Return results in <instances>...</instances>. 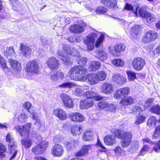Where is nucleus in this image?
Here are the masks:
<instances>
[{
  "label": "nucleus",
  "mask_w": 160,
  "mask_h": 160,
  "mask_svg": "<svg viewBox=\"0 0 160 160\" xmlns=\"http://www.w3.org/2000/svg\"><path fill=\"white\" fill-rule=\"evenodd\" d=\"M112 132L114 136L109 134L104 137L103 141L105 144L110 146L115 144L116 138L121 140V146L123 148H127L132 142L133 135L131 131L116 128L112 130Z\"/></svg>",
  "instance_id": "1"
},
{
  "label": "nucleus",
  "mask_w": 160,
  "mask_h": 160,
  "mask_svg": "<svg viewBox=\"0 0 160 160\" xmlns=\"http://www.w3.org/2000/svg\"><path fill=\"white\" fill-rule=\"evenodd\" d=\"M87 62L86 58H81L78 62L79 65L74 66L70 69L68 73L71 79L75 80H84L85 75L87 73V69L84 67L86 65Z\"/></svg>",
  "instance_id": "2"
},
{
  "label": "nucleus",
  "mask_w": 160,
  "mask_h": 160,
  "mask_svg": "<svg viewBox=\"0 0 160 160\" xmlns=\"http://www.w3.org/2000/svg\"><path fill=\"white\" fill-rule=\"evenodd\" d=\"M31 126L32 124L30 122H27L22 126L18 125L14 127L16 131L18 132L21 137L27 138H23L21 141L22 145L26 149L29 148L32 144V140L28 138L30 134Z\"/></svg>",
  "instance_id": "3"
},
{
  "label": "nucleus",
  "mask_w": 160,
  "mask_h": 160,
  "mask_svg": "<svg viewBox=\"0 0 160 160\" xmlns=\"http://www.w3.org/2000/svg\"><path fill=\"white\" fill-rule=\"evenodd\" d=\"M86 99L81 100L80 101L79 108L82 110L87 109L92 107L94 105V100L99 101L103 99V97L99 95L93 91H88L83 94Z\"/></svg>",
  "instance_id": "4"
},
{
  "label": "nucleus",
  "mask_w": 160,
  "mask_h": 160,
  "mask_svg": "<svg viewBox=\"0 0 160 160\" xmlns=\"http://www.w3.org/2000/svg\"><path fill=\"white\" fill-rule=\"evenodd\" d=\"M25 70L26 72L32 74H39V65L37 60L33 59L28 61L26 64Z\"/></svg>",
  "instance_id": "5"
},
{
  "label": "nucleus",
  "mask_w": 160,
  "mask_h": 160,
  "mask_svg": "<svg viewBox=\"0 0 160 160\" xmlns=\"http://www.w3.org/2000/svg\"><path fill=\"white\" fill-rule=\"evenodd\" d=\"M158 37V34L155 31L149 30L146 32L142 37V42L144 43H148L155 41Z\"/></svg>",
  "instance_id": "6"
},
{
  "label": "nucleus",
  "mask_w": 160,
  "mask_h": 160,
  "mask_svg": "<svg viewBox=\"0 0 160 160\" xmlns=\"http://www.w3.org/2000/svg\"><path fill=\"white\" fill-rule=\"evenodd\" d=\"M48 145V142L46 141H42L32 148L33 153L36 155L43 154Z\"/></svg>",
  "instance_id": "7"
},
{
  "label": "nucleus",
  "mask_w": 160,
  "mask_h": 160,
  "mask_svg": "<svg viewBox=\"0 0 160 160\" xmlns=\"http://www.w3.org/2000/svg\"><path fill=\"white\" fill-rule=\"evenodd\" d=\"M138 12L139 17L143 19H146L148 23H151L156 21V19L154 15L146 11L143 8H139Z\"/></svg>",
  "instance_id": "8"
},
{
  "label": "nucleus",
  "mask_w": 160,
  "mask_h": 160,
  "mask_svg": "<svg viewBox=\"0 0 160 160\" xmlns=\"http://www.w3.org/2000/svg\"><path fill=\"white\" fill-rule=\"evenodd\" d=\"M131 89L128 87L121 88L116 90L113 94V98L116 99H119L122 97L128 96L130 92Z\"/></svg>",
  "instance_id": "9"
},
{
  "label": "nucleus",
  "mask_w": 160,
  "mask_h": 160,
  "mask_svg": "<svg viewBox=\"0 0 160 160\" xmlns=\"http://www.w3.org/2000/svg\"><path fill=\"white\" fill-rule=\"evenodd\" d=\"M146 64L145 60L142 58L137 57L134 58L132 61V65L135 70L139 71L143 69Z\"/></svg>",
  "instance_id": "10"
},
{
  "label": "nucleus",
  "mask_w": 160,
  "mask_h": 160,
  "mask_svg": "<svg viewBox=\"0 0 160 160\" xmlns=\"http://www.w3.org/2000/svg\"><path fill=\"white\" fill-rule=\"evenodd\" d=\"M64 150L63 146L58 143H55L52 147L51 153L54 157H60L64 152Z\"/></svg>",
  "instance_id": "11"
},
{
  "label": "nucleus",
  "mask_w": 160,
  "mask_h": 160,
  "mask_svg": "<svg viewBox=\"0 0 160 160\" xmlns=\"http://www.w3.org/2000/svg\"><path fill=\"white\" fill-rule=\"evenodd\" d=\"M112 80L116 85L120 86L124 85L127 82L125 75H122L119 73L113 74L112 76Z\"/></svg>",
  "instance_id": "12"
},
{
  "label": "nucleus",
  "mask_w": 160,
  "mask_h": 160,
  "mask_svg": "<svg viewBox=\"0 0 160 160\" xmlns=\"http://www.w3.org/2000/svg\"><path fill=\"white\" fill-rule=\"evenodd\" d=\"M60 97L65 108L70 109L74 107V101L69 95L66 94L62 93L61 94Z\"/></svg>",
  "instance_id": "13"
},
{
  "label": "nucleus",
  "mask_w": 160,
  "mask_h": 160,
  "mask_svg": "<svg viewBox=\"0 0 160 160\" xmlns=\"http://www.w3.org/2000/svg\"><path fill=\"white\" fill-rule=\"evenodd\" d=\"M48 68L51 70H56L59 67L60 64L58 60L54 57L49 58L46 62Z\"/></svg>",
  "instance_id": "14"
},
{
  "label": "nucleus",
  "mask_w": 160,
  "mask_h": 160,
  "mask_svg": "<svg viewBox=\"0 0 160 160\" xmlns=\"http://www.w3.org/2000/svg\"><path fill=\"white\" fill-rule=\"evenodd\" d=\"M64 50L66 52V53L67 54L66 56H63V53L61 51H59L58 52V56L62 57L61 59L63 61L64 63L68 64L70 62L71 58L68 56V55H72L73 53L71 48L68 47H65Z\"/></svg>",
  "instance_id": "15"
},
{
  "label": "nucleus",
  "mask_w": 160,
  "mask_h": 160,
  "mask_svg": "<svg viewBox=\"0 0 160 160\" xmlns=\"http://www.w3.org/2000/svg\"><path fill=\"white\" fill-rule=\"evenodd\" d=\"M92 146L90 144L82 145L80 149L75 153L74 156L80 157L86 156L89 154Z\"/></svg>",
  "instance_id": "16"
},
{
  "label": "nucleus",
  "mask_w": 160,
  "mask_h": 160,
  "mask_svg": "<svg viewBox=\"0 0 160 160\" xmlns=\"http://www.w3.org/2000/svg\"><path fill=\"white\" fill-rule=\"evenodd\" d=\"M68 118L71 121L74 122H81L84 120V117L78 112H72L69 113Z\"/></svg>",
  "instance_id": "17"
},
{
  "label": "nucleus",
  "mask_w": 160,
  "mask_h": 160,
  "mask_svg": "<svg viewBox=\"0 0 160 160\" xmlns=\"http://www.w3.org/2000/svg\"><path fill=\"white\" fill-rule=\"evenodd\" d=\"M101 92L106 94H110L113 91L114 88L111 83L108 82H103L101 86Z\"/></svg>",
  "instance_id": "18"
},
{
  "label": "nucleus",
  "mask_w": 160,
  "mask_h": 160,
  "mask_svg": "<svg viewBox=\"0 0 160 160\" xmlns=\"http://www.w3.org/2000/svg\"><path fill=\"white\" fill-rule=\"evenodd\" d=\"M53 113L56 117L59 120L63 121L66 120L67 118V115L66 112L63 109L60 108H57L54 109Z\"/></svg>",
  "instance_id": "19"
},
{
  "label": "nucleus",
  "mask_w": 160,
  "mask_h": 160,
  "mask_svg": "<svg viewBox=\"0 0 160 160\" xmlns=\"http://www.w3.org/2000/svg\"><path fill=\"white\" fill-rule=\"evenodd\" d=\"M69 29L71 32L77 34L82 33L85 30L84 26L80 24H75L71 25L69 27Z\"/></svg>",
  "instance_id": "20"
},
{
  "label": "nucleus",
  "mask_w": 160,
  "mask_h": 160,
  "mask_svg": "<svg viewBox=\"0 0 160 160\" xmlns=\"http://www.w3.org/2000/svg\"><path fill=\"white\" fill-rule=\"evenodd\" d=\"M135 100L131 96L125 97L120 101L119 103L123 106L131 105L134 103Z\"/></svg>",
  "instance_id": "21"
},
{
  "label": "nucleus",
  "mask_w": 160,
  "mask_h": 160,
  "mask_svg": "<svg viewBox=\"0 0 160 160\" xmlns=\"http://www.w3.org/2000/svg\"><path fill=\"white\" fill-rule=\"evenodd\" d=\"M94 135V132L92 129H86L82 134V139L84 141H90L92 139Z\"/></svg>",
  "instance_id": "22"
},
{
  "label": "nucleus",
  "mask_w": 160,
  "mask_h": 160,
  "mask_svg": "<svg viewBox=\"0 0 160 160\" xmlns=\"http://www.w3.org/2000/svg\"><path fill=\"white\" fill-rule=\"evenodd\" d=\"M85 78L91 85L97 84L98 82L95 72L88 74L86 76L85 75V78Z\"/></svg>",
  "instance_id": "23"
},
{
  "label": "nucleus",
  "mask_w": 160,
  "mask_h": 160,
  "mask_svg": "<svg viewBox=\"0 0 160 160\" xmlns=\"http://www.w3.org/2000/svg\"><path fill=\"white\" fill-rule=\"evenodd\" d=\"M51 79L55 82L59 79L62 80L64 78V74L63 72L60 70L57 71L53 74L50 75Z\"/></svg>",
  "instance_id": "24"
},
{
  "label": "nucleus",
  "mask_w": 160,
  "mask_h": 160,
  "mask_svg": "<svg viewBox=\"0 0 160 160\" xmlns=\"http://www.w3.org/2000/svg\"><path fill=\"white\" fill-rule=\"evenodd\" d=\"M101 2L109 8L114 9L117 6V0H101Z\"/></svg>",
  "instance_id": "25"
},
{
  "label": "nucleus",
  "mask_w": 160,
  "mask_h": 160,
  "mask_svg": "<svg viewBox=\"0 0 160 160\" xmlns=\"http://www.w3.org/2000/svg\"><path fill=\"white\" fill-rule=\"evenodd\" d=\"M70 131L72 135L77 136L80 135L82 132L83 130L80 125H76L71 127Z\"/></svg>",
  "instance_id": "26"
},
{
  "label": "nucleus",
  "mask_w": 160,
  "mask_h": 160,
  "mask_svg": "<svg viewBox=\"0 0 160 160\" xmlns=\"http://www.w3.org/2000/svg\"><path fill=\"white\" fill-rule=\"evenodd\" d=\"M20 49L23 56L27 57L31 54L32 49L29 47L26 46L21 43L20 44Z\"/></svg>",
  "instance_id": "27"
},
{
  "label": "nucleus",
  "mask_w": 160,
  "mask_h": 160,
  "mask_svg": "<svg viewBox=\"0 0 160 160\" xmlns=\"http://www.w3.org/2000/svg\"><path fill=\"white\" fill-rule=\"evenodd\" d=\"M97 37L96 33L93 32L90 33L87 36L86 39L84 41V43L85 44L93 43Z\"/></svg>",
  "instance_id": "28"
},
{
  "label": "nucleus",
  "mask_w": 160,
  "mask_h": 160,
  "mask_svg": "<svg viewBox=\"0 0 160 160\" xmlns=\"http://www.w3.org/2000/svg\"><path fill=\"white\" fill-rule=\"evenodd\" d=\"M76 142L74 140L71 139L70 141L65 142L64 145L68 151H71L76 148Z\"/></svg>",
  "instance_id": "29"
},
{
  "label": "nucleus",
  "mask_w": 160,
  "mask_h": 160,
  "mask_svg": "<svg viewBox=\"0 0 160 160\" xmlns=\"http://www.w3.org/2000/svg\"><path fill=\"white\" fill-rule=\"evenodd\" d=\"M125 49L126 46L124 44L122 43H117L113 47L114 52L118 53H120L123 52Z\"/></svg>",
  "instance_id": "30"
},
{
  "label": "nucleus",
  "mask_w": 160,
  "mask_h": 160,
  "mask_svg": "<svg viewBox=\"0 0 160 160\" xmlns=\"http://www.w3.org/2000/svg\"><path fill=\"white\" fill-rule=\"evenodd\" d=\"M5 140L7 142H9L8 147L11 151L13 148L16 147L14 140L11 138L10 135L8 133L6 135Z\"/></svg>",
  "instance_id": "31"
},
{
  "label": "nucleus",
  "mask_w": 160,
  "mask_h": 160,
  "mask_svg": "<svg viewBox=\"0 0 160 160\" xmlns=\"http://www.w3.org/2000/svg\"><path fill=\"white\" fill-rule=\"evenodd\" d=\"M139 7H137L135 9V10H134L133 7L131 4L128 3H126L124 7V9L128 11H132L133 12L137 17H138V10Z\"/></svg>",
  "instance_id": "32"
},
{
  "label": "nucleus",
  "mask_w": 160,
  "mask_h": 160,
  "mask_svg": "<svg viewBox=\"0 0 160 160\" xmlns=\"http://www.w3.org/2000/svg\"><path fill=\"white\" fill-rule=\"evenodd\" d=\"M95 75L98 82L104 80L107 77V73L103 71H100L95 73Z\"/></svg>",
  "instance_id": "33"
},
{
  "label": "nucleus",
  "mask_w": 160,
  "mask_h": 160,
  "mask_svg": "<svg viewBox=\"0 0 160 160\" xmlns=\"http://www.w3.org/2000/svg\"><path fill=\"white\" fill-rule=\"evenodd\" d=\"M101 66V64L100 62L96 61H93L91 62L89 66V68L91 71H95L99 69Z\"/></svg>",
  "instance_id": "34"
},
{
  "label": "nucleus",
  "mask_w": 160,
  "mask_h": 160,
  "mask_svg": "<svg viewBox=\"0 0 160 160\" xmlns=\"http://www.w3.org/2000/svg\"><path fill=\"white\" fill-rule=\"evenodd\" d=\"M142 106H144L142 103L139 104V106L137 105L133 106L131 109V112L135 114H137L138 113L140 114V112L143 111L142 108Z\"/></svg>",
  "instance_id": "35"
},
{
  "label": "nucleus",
  "mask_w": 160,
  "mask_h": 160,
  "mask_svg": "<svg viewBox=\"0 0 160 160\" xmlns=\"http://www.w3.org/2000/svg\"><path fill=\"white\" fill-rule=\"evenodd\" d=\"M8 62L11 67L14 69L18 70L20 67V63L17 61L10 59Z\"/></svg>",
  "instance_id": "36"
},
{
  "label": "nucleus",
  "mask_w": 160,
  "mask_h": 160,
  "mask_svg": "<svg viewBox=\"0 0 160 160\" xmlns=\"http://www.w3.org/2000/svg\"><path fill=\"white\" fill-rule=\"evenodd\" d=\"M146 118V116L143 114H139L136 117L135 123L137 125H139L144 122Z\"/></svg>",
  "instance_id": "37"
},
{
  "label": "nucleus",
  "mask_w": 160,
  "mask_h": 160,
  "mask_svg": "<svg viewBox=\"0 0 160 160\" xmlns=\"http://www.w3.org/2000/svg\"><path fill=\"white\" fill-rule=\"evenodd\" d=\"M4 54L7 58L8 56L14 55L15 54L14 48L12 46L7 48L4 51Z\"/></svg>",
  "instance_id": "38"
},
{
  "label": "nucleus",
  "mask_w": 160,
  "mask_h": 160,
  "mask_svg": "<svg viewBox=\"0 0 160 160\" xmlns=\"http://www.w3.org/2000/svg\"><path fill=\"white\" fill-rule=\"evenodd\" d=\"M109 103L105 100L99 101L97 104V108L100 110L103 109L108 108Z\"/></svg>",
  "instance_id": "39"
},
{
  "label": "nucleus",
  "mask_w": 160,
  "mask_h": 160,
  "mask_svg": "<svg viewBox=\"0 0 160 160\" xmlns=\"http://www.w3.org/2000/svg\"><path fill=\"white\" fill-rule=\"evenodd\" d=\"M141 30V27L139 25H135L131 29V33L132 35H137Z\"/></svg>",
  "instance_id": "40"
},
{
  "label": "nucleus",
  "mask_w": 160,
  "mask_h": 160,
  "mask_svg": "<svg viewBox=\"0 0 160 160\" xmlns=\"http://www.w3.org/2000/svg\"><path fill=\"white\" fill-rule=\"evenodd\" d=\"M160 138V124L156 127L152 135L153 139H157Z\"/></svg>",
  "instance_id": "41"
},
{
  "label": "nucleus",
  "mask_w": 160,
  "mask_h": 160,
  "mask_svg": "<svg viewBox=\"0 0 160 160\" xmlns=\"http://www.w3.org/2000/svg\"><path fill=\"white\" fill-rule=\"evenodd\" d=\"M97 58L102 61H103L107 58V54L103 51H98L97 54Z\"/></svg>",
  "instance_id": "42"
},
{
  "label": "nucleus",
  "mask_w": 160,
  "mask_h": 160,
  "mask_svg": "<svg viewBox=\"0 0 160 160\" xmlns=\"http://www.w3.org/2000/svg\"><path fill=\"white\" fill-rule=\"evenodd\" d=\"M150 111L153 113L160 115V106L158 105L152 106L150 108Z\"/></svg>",
  "instance_id": "43"
},
{
  "label": "nucleus",
  "mask_w": 160,
  "mask_h": 160,
  "mask_svg": "<svg viewBox=\"0 0 160 160\" xmlns=\"http://www.w3.org/2000/svg\"><path fill=\"white\" fill-rule=\"evenodd\" d=\"M108 9L104 6L98 7L95 10V12L99 14H105L107 12Z\"/></svg>",
  "instance_id": "44"
},
{
  "label": "nucleus",
  "mask_w": 160,
  "mask_h": 160,
  "mask_svg": "<svg viewBox=\"0 0 160 160\" xmlns=\"http://www.w3.org/2000/svg\"><path fill=\"white\" fill-rule=\"evenodd\" d=\"M129 81H133L136 78V73L130 70H128L126 72Z\"/></svg>",
  "instance_id": "45"
},
{
  "label": "nucleus",
  "mask_w": 160,
  "mask_h": 160,
  "mask_svg": "<svg viewBox=\"0 0 160 160\" xmlns=\"http://www.w3.org/2000/svg\"><path fill=\"white\" fill-rule=\"evenodd\" d=\"M0 64L2 65L4 71L6 72H8L10 71V68L6 65V61L3 58L0 56Z\"/></svg>",
  "instance_id": "46"
},
{
  "label": "nucleus",
  "mask_w": 160,
  "mask_h": 160,
  "mask_svg": "<svg viewBox=\"0 0 160 160\" xmlns=\"http://www.w3.org/2000/svg\"><path fill=\"white\" fill-rule=\"evenodd\" d=\"M157 119L156 117L155 116H152L148 119L147 122V125L149 127H151L152 125H155Z\"/></svg>",
  "instance_id": "47"
},
{
  "label": "nucleus",
  "mask_w": 160,
  "mask_h": 160,
  "mask_svg": "<svg viewBox=\"0 0 160 160\" xmlns=\"http://www.w3.org/2000/svg\"><path fill=\"white\" fill-rule=\"evenodd\" d=\"M7 150V148L3 144L0 143V158H3L5 157L4 154Z\"/></svg>",
  "instance_id": "48"
},
{
  "label": "nucleus",
  "mask_w": 160,
  "mask_h": 160,
  "mask_svg": "<svg viewBox=\"0 0 160 160\" xmlns=\"http://www.w3.org/2000/svg\"><path fill=\"white\" fill-rule=\"evenodd\" d=\"M112 63L115 66L122 67L124 64L123 61L121 59H115L112 61Z\"/></svg>",
  "instance_id": "49"
},
{
  "label": "nucleus",
  "mask_w": 160,
  "mask_h": 160,
  "mask_svg": "<svg viewBox=\"0 0 160 160\" xmlns=\"http://www.w3.org/2000/svg\"><path fill=\"white\" fill-rule=\"evenodd\" d=\"M96 145L98 147H99L103 149L100 150V152H106L108 151V149L103 145V143L101 142L99 138L97 139Z\"/></svg>",
  "instance_id": "50"
},
{
  "label": "nucleus",
  "mask_w": 160,
  "mask_h": 160,
  "mask_svg": "<svg viewBox=\"0 0 160 160\" xmlns=\"http://www.w3.org/2000/svg\"><path fill=\"white\" fill-rule=\"evenodd\" d=\"M150 147L149 145H145L143 146L141 149L138 154L139 156L143 155L149 150Z\"/></svg>",
  "instance_id": "51"
},
{
  "label": "nucleus",
  "mask_w": 160,
  "mask_h": 160,
  "mask_svg": "<svg viewBox=\"0 0 160 160\" xmlns=\"http://www.w3.org/2000/svg\"><path fill=\"white\" fill-rule=\"evenodd\" d=\"M73 85L72 83L70 82H63L58 85V87L62 88H71Z\"/></svg>",
  "instance_id": "52"
},
{
  "label": "nucleus",
  "mask_w": 160,
  "mask_h": 160,
  "mask_svg": "<svg viewBox=\"0 0 160 160\" xmlns=\"http://www.w3.org/2000/svg\"><path fill=\"white\" fill-rule=\"evenodd\" d=\"M104 39V35L102 34H101L100 37L97 39L95 47H98L103 41Z\"/></svg>",
  "instance_id": "53"
},
{
  "label": "nucleus",
  "mask_w": 160,
  "mask_h": 160,
  "mask_svg": "<svg viewBox=\"0 0 160 160\" xmlns=\"http://www.w3.org/2000/svg\"><path fill=\"white\" fill-rule=\"evenodd\" d=\"M27 115L24 113H21L18 117V120L20 122H24L28 118Z\"/></svg>",
  "instance_id": "54"
},
{
  "label": "nucleus",
  "mask_w": 160,
  "mask_h": 160,
  "mask_svg": "<svg viewBox=\"0 0 160 160\" xmlns=\"http://www.w3.org/2000/svg\"><path fill=\"white\" fill-rule=\"evenodd\" d=\"M108 108L112 112H115L117 109V106L112 103H109Z\"/></svg>",
  "instance_id": "55"
},
{
  "label": "nucleus",
  "mask_w": 160,
  "mask_h": 160,
  "mask_svg": "<svg viewBox=\"0 0 160 160\" xmlns=\"http://www.w3.org/2000/svg\"><path fill=\"white\" fill-rule=\"evenodd\" d=\"M155 146L152 148L155 152H158L160 150V139L155 143Z\"/></svg>",
  "instance_id": "56"
},
{
  "label": "nucleus",
  "mask_w": 160,
  "mask_h": 160,
  "mask_svg": "<svg viewBox=\"0 0 160 160\" xmlns=\"http://www.w3.org/2000/svg\"><path fill=\"white\" fill-rule=\"evenodd\" d=\"M23 106L25 109L27 110L28 112L30 113V109L32 106V104L29 102H25L24 103Z\"/></svg>",
  "instance_id": "57"
},
{
  "label": "nucleus",
  "mask_w": 160,
  "mask_h": 160,
  "mask_svg": "<svg viewBox=\"0 0 160 160\" xmlns=\"http://www.w3.org/2000/svg\"><path fill=\"white\" fill-rule=\"evenodd\" d=\"M115 153L121 155L123 152V150L122 148L119 146H117L113 150Z\"/></svg>",
  "instance_id": "58"
},
{
  "label": "nucleus",
  "mask_w": 160,
  "mask_h": 160,
  "mask_svg": "<svg viewBox=\"0 0 160 160\" xmlns=\"http://www.w3.org/2000/svg\"><path fill=\"white\" fill-rule=\"evenodd\" d=\"M68 40L69 42L72 43L78 42L77 38L75 35L69 37L68 38Z\"/></svg>",
  "instance_id": "59"
},
{
  "label": "nucleus",
  "mask_w": 160,
  "mask_h": 160,
  "mask_svg": "<svg viewBox=\"0 0 160 160\" xmlns=\"http://www.w3.org/2000/svg\"><path fill=\"white\" fill-rule=\"evenodd\" d=\"M153 51V55L156 54H160V42L159 44L156 47Z\"/></svg>",
  "instance_id": "60"
},
{
  "label": "nucleus",
  "mask_w": 160,
  "mask_h": 160,
  "mask_svg": "<svg viewBox=\"0 0 160 160\" xmlns=\"http://www.w3.org/2000/svg\"><path fill=\"white\" fill-rule=\"evenodd\" d=\"M36 121L34 123L35 125L38 128H40L41 127V122L39 119H36Z\"/></svg>",
  "instance_id": "61"
},
{
  "label": "nucleus",
  "mask_w": 160,
  "mask_h": 160,
  "mask_svg": "<svg viewBox=\"0 0 160 160\" xmlns=\"http://www.w3.org/2000/svg\"><path fill=\"white\" fill-rule=\"evenodd\" d=\"M87 45V50L88 51H91L93 49L94 46L92 44H86Z\"/></svg>",
  "instance_id": "62"
},
{
  "label": "nucleus",
  "mask_w": 160,
  "mask_h": 160,
  "mask_svg": "<svg viewBox=\"0 0 160 160\" xmlns=\"http://www.w3.org/2000/svg\"><path fill=\"white\" fill-rule=\"evenodd\" d=\"M34 159L35 160H48L46 158L42 156L36 157Z\"/></svg>",
  "instance_id": "63"
},
{
  "label": "nucleus",
  "mask_w": 160,
  "mask_h": 160,
  "mask_svg": "<svg viewBox=\"0 0 160 160\" xmlns=\"http://www.w3.org/2000/svg\"><path fill=\"white\" fill-rule=\"evenodd\" d=\"M75 156L72 158L70 160H84L83 158Z\"/></svg>",
  "instance_id": "64"
}]
</instances>
